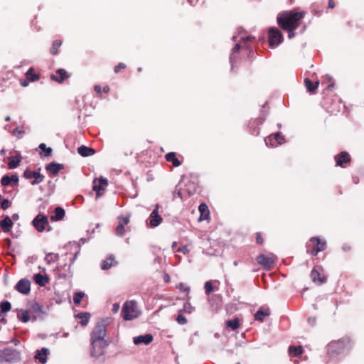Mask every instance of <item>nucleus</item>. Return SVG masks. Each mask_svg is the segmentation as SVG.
Wrapping results in <instances>:
<instances>
[{"label": "nucleus", "instance_id": "f257e3e1", "mask_svg": "<svg viewBox=\"0 0 364 364\" xmlns=\"http://www.w3.org/2000/svg\"><path fill=\"white\" fill-rule=\"evenodd\" d=\"M304 16L305 12H299L295 9L284 11L278 15L277 23L283 30H296Z\"/></svg>", "mask_w": 364, "mask_h": 364}, {"label": "nucleus", "instance_id": "f03ea898", "mask_svg": "<svg viewBox=\"0 0 364 364\" xmlns=\"http://www.w3.org/2000/svg\"><path fill=\"white\" fill-rule=\"evenodd\" d=\"M350 347V339L348 337H344L339 340L331 341L328 345L327 353L330 357H334L336 355L343 353L345 350H349Z\"/></svg>", "mask_w": 364, "mask_h": 364}, {"label": "nucleus", "instance_id": "7ed1b4c3", "mask_svg": "<svg viewBox=\"0 0 364 364\" xmlns=\"http://www.w3.org/2000/svg\"><path fill=\"white\" fill-rule=\"evenodd\" d=\"M122 318L126 320H132L138 316L136 302L134 301H126L121 312Z\"/></svg>", "mask_w": 364, "mask_h": 364}, {"label": "nucleus", "instance_id": "20e7f679", "mask_svg": "<svg viewBox=\"0 0 364 364\" xmlns=\"http://www.w3.org/2000/svg\"><path fill=\"white\" fill-rule=\"evenodd\" d=\"M32 225L39 232H42L44 230L50 231L51 230L47 216L41 213L38 214L34 218L32 221Z\"/></svg>", "mask_w": 364, "mask_h": 364}, {"label": "nucleus", "instance_id": "39448f33", "mask_svg": "<svg viewBox=\"0 0 364 364\" xmlns=\"http://www.w3.org/2000/svg\"><path fill=\"white\" fill-rule=\"evenodd\" d=\"M91 341V355L93 357H99L104 353L105 348L108 346L105 339H90Z\"/></svg>", "mask_w": 364, "mask_h": 364}, {"label": "nucleus", "instance_id": "423d86ee", "mask_svg": "<svg viewBox=\"0 0 364 364\" xmlns=\"http://www.w3.org/2000/svg\"><path fill=\"white\" fill-rule=\"evenodd\" d=\"M312 247L307 250V252L313 256L317 255L319 252L323 251L326 248V242L318 237H313L310 239Z\"/></svg>", "mask_w": 364, "mask_h": 364}, {"label": "nucleus", "instance_id": "0eeeda50", "mask_svg": "<svg viewBox=\"0 0 364 364\" xmlns=\"http://www.w3.org/2000/svg\"><path fill=\"white\" fill-rule=\"evenodd\" d=\"M311 279L316 285L324 284L327 278L323 274V269L321 266H315L310 274Z\"/></svg>", "mask_w": 364, "mask_h": 364}, {"label": "nucleus", "instance_id": "6e6552de", "mask_svg": "<svg viewBox=\"0 0 364 364\" xmlns=\"http://www.w3.org/2000/svg\"><path fill=\"white\" fill-rule=\"evenodd\" d=\"M283 41V35L277 28L269 29V43L271 47L277 46Z\"/></svg>", "mask_w": 364, "mask_h": 364}, {"label": "nucleus", "instance_id": "1a4fd4ad", "mask_svg": "<svg viewBox=\"0 0 364 364\" xmlns=\"http://www.w3.org/2000/svg\"><path fill=\"white\" fill-rule=\"evenodd\" d=\"M107 335L106 324L105 321L98 322L95 326L90 335V339H105Z\"/></svg>", "mask_w": 364, "mask_h": 364}, {"label": "nucleus", "instance_id": "9d476101", "mask_svg": "<svg viewBox=\"0 0 364 364\" xmlns=\"http://www.w3.org/2000/svg\"><path fill=\"white\" fill-rule=\"evenodd\" d=\"M21 358L18 350L11 348H5L1 352V359L9 362H16Z\"/></svg>", "mask_w": 364, "mask_h": 364}, {"label": "nucleus", "instance_id": "9b49d317", "mask_svg": "<svg viewBox=\"0 0 364 364\" xmlns=\"http://www.w3.org/2000/svg\"><path fill=\"white\" fill-rule=\"evenodd\" d=\"M256 261L265 270H271L275 265V259L273 256L261 254L257 257Z\"/></svg>", "mask_w": 364, "mask_h": 364}, {"label": "nucleus", "instance_id": "f8f14e48", "mask_svg": "<svg viewBox=\"0 0 364 364\" xmlns=\"http://www.w3.org/2000/svg\"><path fill=\"white\" fill-rule=\"evenodd\" d=\"M118 225L116 228V234L119 237H122L127 230H129V228H125V226L129 223V216H119L117 218Z\"/></svg>", "mask_w": 364, "mask_h": 364}, {"label": "nucleus", "instance_id": "ddd939ff", "mask_svg": "<svg viewBox=\"0 0 364 364\" xmlns=\"http://www.w3.org/2000/svg\"><path fill=\"white\" fill-rule=\"evenodd\" d=\"M337 166L346 168L351 161V157L347 151H341L334 156Z\"/></svg>", "mask_w": 364, "mask_h": 364}, {"label": "nucleus", "instance_id": "4468645a", "mask_svg": "<svg viewBox=\"0 0 364 364\" xmlns=\"http://www.w3.org/2000/svg\"><path fill=\"white\" fill-rule=\"evenodd\" d=\"M23 177L26 179L34 178V181L31 182L32 185H36L41 183L44 180V176L41 174L38 171H31L29 169H26L23 172Z\"/></svg>", "mask_w": 364, "mask_h": 364}, {"label": "nucleus", "instance_id": "2eb2a0df", "mask_svg": "<svg viewBox=\"0 0 364 364\" xmlns=\"http://www.w3.org/2000/svg\"><path fill=\"white\" fill-rule=\"evenodd\" d=\"M162 218L159 214V205H156L154 210L151 213L149 217V224L151 228L159 226L162 222Z\"/></svg>", "mask_w": 364, "mask_h": 364}, {"label": "nucleus", "instance_id": "dca6fc26", "mask_svg": "<svg viewBox=\"0 0 364 364\" xmlns=\"http://www.w3.org/2000/svg\"><path fill=\"white\" fill-rule=\"evenodd\" d=\"M16 289L23 294H28L31 291V282L27 279H20L16 285Z\"/></svg>", "mask_w": 364, "mask_h": 364}, {"label": "nucleus", "instance_id": "f3484780", "mask_svg": "<svg viewBox=\"0 0 364 364\" xmlns=\"http://www.w3.org/2000/svg\"><path fill=\"white\" fill-rule=\"evenodd\" d=\"M70 77V75L68 72L63 68L58 69L55 71V74H52L50 75L51 80L53 81L58 82V83H62L65 80L68 79Z\"/></svg>", "mask_w": 364, "mask_h": 364}, {"label": "nucleus", "instance_id": "a211bd4d", "mask_svg": "<svg viewBox=\"0 0 364 364\" xmlns=\"http://www.w3.org/2000/svg\"><path fill=\"white\" fill-rule=\"evenodd\" d=\"M108 185V181L106 178L100 177L97 182L94 181L93 190L96 192L97 196L100 197L102 195L101 191L105 190V187Z\"/></svg>", "mask_w": 364, "mask_h": 364}, {"label": "nucleus", "instance_id": "6ab92c4d", "mask_svg": "<svg viewBox=\"0 0 364 364\" xmlns=\"http://www.w3.org/2000/svg\"><path fill=\"white\" fill-rule=\"evenodd\" d=\"M63 169H64V165L56 162H51L46 166V170L52 176H57L58 173Z\"/></svg>", "mask_w": 364, "mask_h": 364}, {"label": "nucleus", "instance_id": "aec40b11", "mask_svg": "<svg viewBox=\"0 0 364 364\" xmlns=\"http://www.w3.org/2000/svg\"><path fill=\"white\" fill-rule=\"evenodd\" d=\"M18 183V177L16 174L9 176L5 175L1 178V186H17Z\"/></svg>", "mask_w": 364, "mask_h": 364}, {"label": "nucleus", "instance_id": "412c9836", "mask_svg": "<svg viewBox=\"0 0 364 364\" xmlns=\"http://www.w3.org/2000/svg\"><path fill=\"white\" fill-rule=\"evenodd\" d=\"M29 312L34 314L33 318L36 320L37 317L45 314L43 306L37 302H33L29 308Z\"/></svg>", "mask_w": 364, "mask_h": 364}, {"label": "nucleus", "instance_id": "4be33fe9", "mask_svg": "<svg viewBox=\"0 0 364 364\" xmlns=\"http://www.w3.org/2000/svg\"><path fill=\"white\" fill-rule=\"evenodd\" d=\"M304 85L309 92L311 94H316L319 85V81L316 80L314 82L309 78H305L304 80Z\"/></svg>", "mask_w": 364, "mask_h": 364}, {"label": "nucleus", "instance_id": "5701e85b", "mask_svg": "<svg viewBox=\"0 0 364 364\" xmlns=\"http://www.w3.org/2000/svg\"><path fill=\"white\" fill-rule=\"evenodd\" d=\"M154 340V337L151 334H145V335H141L137 337L134 338V343L136 345L140 344V343H144L146 345H148L151 343Z\"/></svg>", "mask_w": 364, "mask_h": 364}, {"label": "nucleus", "instance_id": "b1692460", "mask_svg": "<svg viewBox=\"0 0 364 364\" xmlns=\"http://www.w3.org/2000/svg\"><path fill=\"white\" fill-rule=\"evenodd\" d=\"M255 38L251 36H247L245 38H242V41L240 43H237L234 48H232V53H237L240 50V48L247 49L248 46L247 43L252 41Z\"/></svg>", "mask_w": 364, "mask_h": 364}, {"label": "nucleus", "instance_id": "393cba45", "mask_svg": "<svg viewBox=\"0 0 364 364\" xmlns=\"http://www.w3.org/2000/svg\"><path fill=\"white\" fill-rule=\"evenodd\" d=\"M200 212L199 220H207L210 219V211L205 203H201L198 207Z\"/></svg>", "mask_w": 364, "mask_h": 364}, {"label": "nucleus", "instance_id": "a878e982", "mask_svg": "<svg viewBox=\"0 0 364 364\" xmlns=\"http://www.w3.org/2000/svg\"><path fill=\"white\" fill-rule=\"evenodd\" d=\"M34 282L41 287H45L50 281L49 277L41 273L34 274L33 277Z\"/></svg>", "mask_w": 364, "mask_h": 364}, {"label": "nucleus", "instance_id": "bb28decb", "mask_svg": "<svg viewBox=\"0 0 364 364\" xmlns=\"http://www.w3.org/2000/svg\"><path fill=\"white\" fill-rule=\"evenodd\" d=\"M117 262L115 260L114 256L110 255L103 260L101 263V268L103 270H107L112 267L117 265Z\"/></svg>", "mask_w": 364, "mask_h": 364}, {"label": "nucleus", "instance_id": "cd10ccee", "mask_svg": "<svg viewBox=\"0 0 364 364\" xmlns=\"http://www.w3.org/2000/svg\"><path fill=\"white\" fill-rule=\"evenodd\" d=\"M77 152L80 156L87 157L93 155L95 153V150L92 148L82 145L77 148Z\"/></svg>", "mask_w": 364, "mask_h": 364}, {"label": "nucleus", "instance_id": "c85d7f7f", "mask_svg": "<svg viewBox=\"0 0 364 364\" xmlns=\"http://www.w3.org/2000/svg\"><path fill=\"white\" fill-rule=\"evenodd\" d=\"M65 214V212L63 208L57 207L55 208L54 215L50 216V220L52 221L61 220L64 218Z\"/></svg>", "mask_w": 364, "mask_h": 364}, {"label": "nucleus", "instance_id": "c756f323", "mask_svg": "<svg viewBox=\"0 0 364 364\" xmlns=\"http://www.w3.org/2000/svg\"><path fill=\"white\" fill-rule=\"evenodd\" d=\"M304 350L301 346H290L289 347V353L291 356L299 358L301 356Z\"/></svg>", "mask_w": 364, "mask_h": 364}, {"label": "nucleus", "instance_id": "7c9ffc66", "mask_svg": "<svg viewBox=\"0 0 364 364\" xmlns=\"http://www.w3.org/2000/svg\"><path fill=\"white\" fill-rule=\"evenodd\" d=\"M165 159L167 161L171 162L173 166L175 167L179 166L181 163L176 157V154L175 152H169L165 155Z\"/></svg>", "mask_w": 364, "mask_h": 364}, {"label": "nucleus", "instance_id": "2f4dec72", "mask_svg": "<svg viewBox=\"0 0 364 364\" xmlns=\"http://www.w3.org/2000/svg\"><path fill=\"white\" fill-rule=\"evenodd\" d=\"M8 165L9 168H16L21 162V156L20 155L12 156L8 157Z\"/></svg>", "mask_w": 364, "mask_h": 364}, {"label": "nucleus", "instance_id": "473e14b6", "mask_svg": "<svg viewBox=\"0 0 364 364\" xmlns=\"http://www.w3.org/2000/svg\"><path fill=\"white\" fill-rule=\"evenodd\" d=\"M77 318L80 320V323L82 326H85L89 323L90 318L91 317V314L88 312H80L75 315Z\"/></svg>", "mask_w": 364, "mask_h": 364}, {"label": "nucleus", "instance_id": "72a5a7b5", "mask_svg": "<svg viewBox=\"0 0 364 364\" xmlns=\"http://www.w3.org/2000/svg\"><path fill=\"white\" fill-rule=\"evenodd\" d=\"M12 226L13 221L9 216H6L3 220H1V230L4 232H9Z\"/></svg>", "mask_w": 364, "mask_h": 364}, {"label": "nucleus", "instance_id": "f704fd0d", "mask_svg": "<svg viewBox=\"0 0 364 364\" xmlns=\"http://www.w3.org/2000/svg\"><path fill=\"white\" fill-rule=\"evenodd\" d=\"M48 354V350L47 348H42L40 350H37L35 358L38 359L41 363H46L47 361V355Z\"/></svg>", "mask_w": 364, "mask_h": 364}, {"label": "nucleus", "instance_id": "c9c22d12", "mask_svg": "<svg viewBox=\"0 0 364 364\" xmlns=\"http://www.w3.org/2000/svg\"><path fill=\"white\" fill-rule=\"evenodd\" d=\"M270 314L269 309H259L255 314V318L259 321H263L264 318Z\"/></svg>", "mask_w": 364, "mask_h": 364}, {"label": "nucleus", "instance_id": "e433bc0d", "mask_svg": "<svg viewBox=\"0 0 364 364\" xmlns=\"http://www.w3.org/2000/svg\"><path fill=\"white\" fill-rule=\"evenodd\" d=\"M17 318L23 323H27L30 321L29 311L21 309L17 314Z\"/></svg>", "mask_w": 364, "mask_h": 364}, {"label": "nucleus", "instance_id": "4c0bfd02", "mask_svg": "<svg viewBox=\"0 0 364 364\" xmlns=\"http://www.w3.org/2000/svg\"><path fill=\"white\" fill-rule=\"evenodd\" d=\"M226 326L228 328H231L232 331L237 329L240 326V322L239 318H234L232 320H228L226 321Z\"/></svg>", "mask_w": 364, "mask_h": 364}, {"label": "nucleus", "instance_id": "58836bf2", "mask_svg": "<svg viewBox=\"0 0 364 364\" xmlns=\"http://www.w3.org/2000/svg\"><path fill=\"white\" fill-rule=\"evenodd\" d=\"M26 79L31 82L36 81L39 79L38 74L35 73L33 68H30L26 73Z\"/></svg>", "mask_w": 364, "mask_h": 364}, {"label": "nucleus", "instance_id": "ea45409f", "mask_svg": "<svg viewBox=\"0 0 364 364\" xmlns=\"http://www.w3.org/2000/svg\"><path fill=\"white\" fill-rule=\"evenodd\" d=\"M272 139H274L276 141V144H272V146H277L278 144H282L284 141V136L279 132L272 134L269 136V141H272Z\"/></svg>", "mask_w": 364, "mask_h": 364}, {"label": "nucleus", "instance_id": "a19ab883", "mask_svg": "<svg viewBox=\"0 0 364 364\" xmlns=\"http://www.w3.org/2000/svg\"><path fill=\"white\" fill-rule=\"evenodd\" d=\"M62 45V41L60 39L55 40L52 44L51 48H50V53L52 55H55L58 54V48Z\"/></svg>", "mask_w": 364, "mask_h": 364}, {"label": "nucleus", "instance_id": "79ce46f5", "mask_svg": "<svg viewBox=\"0 0 364 364\" xmlns=\"http://www.w3.org/2000/svg\"><path fill=\"white\" fill-rule=\"evenodd\" d=\"M39 148L44 152V156L48 157L51 155L53 149L50 147H46L44 143H41L39 145Z\"/></svg>", "mask_w": 364, "mask_h": 364}, {"label": "nucleus", "instance_id": "37998d69", "mask_svg": "<svg viewBox=\"0 0 364 364\" xmlns=\"http://www.w3.org/2000/svg\"><path fill=\"white\" fill-rule=\"evenodd\" d=\"M176 288L179 291L184 292L186 294V296L188 295L189 291H190V287H188L186 284L181 282V283L178 284V285H176Z\"/></svg>", "mask_w": 364, "mask_h": 364}, {"label": "nucleus", "instance_id": "c03bdc74", "mask_svg": "<svg viewBox=\"0 0 364 364\" xmlns=\"http://www.w3.org/2000/svg\"><path fill=\"white\" fill-rule=\"evenodd\" d=\"M176 320L177 323L180 325H185L187 323L188 321L186 318L184 316H183L182 311H178V315L177 316Z\"/></svg>", "mask_w": 364, "mask_h": 364}, {"label": "nucleus", "instance_id": "a18cd8bd", "mask_svg": "<svg viewBox=\"0 0 364 364\" xmlns=\"http://www.w3.org/2000/svg\"><path fill=\"white\" fill-rule=\"evenodd\" d=\"M85 294L82 291L76 292L73 296V301L75 304H80L82 299L84 297Z\"/></svg>", "mask_w": 364, "mask_h": 364}, {"label": "nucleus", "instance_id": "49530a36", "mask_svg": "<svg viewBox=\"0 0 364 364\" xmlns=\"http://www.w3.org/2000/svg\"><path fill=\"white\" fill-rule=\"evenodd\" d=\"M181 311L182 312L183 311L187 314H191L193 311V307L189 302L187 301L183 304V310Z\"/></svg>", "mask_w": 364, "mask_h": 364}, {"label": "nucleus", "instance_id": "de8ad7c7", "mask_svg": "<svg viewBox=\"0 0 364 364\" xmlns=\"http://www.w3.org/2000/svg\"><path fill=\"white\" fill-rule=\"evenodd\" d=\"M127 67V66L124 63H119L117 65L114 67V72L115 73H119L121 70H125Z\"/></svg>", "mask_w": 364, "mask_h": 364}, {"label": "nucleus", "instance_id": "09e8293b", "mask_svg": "<svg viewBox=\"0 0 364 364\" xmlns=\"http://www.w3.org/2000/svg\"><path fill=\"white\" fill-rule=\"evenodd\" d=\"M11 308L10 302L6 301L1 302V313L9 311Z\"/></svg>", "mask_w": 364, "mask_h": 364}, {"label": "nucleus", "instance_id": "8fccbe9b", "mask_svg": "<svg viewBox=\"0 0 364 364\" xmlns=\"http://www.w3.org/2000/svg\"><path fill=\"white\" fill-rule=\"evenodd\" d=\"M204 287H205V293L207 294H209L210 292H212L213 291V287L210 282H206L205 283Z\"/></svg>", "mask_w": 364, "mask_h": 364}, {"label": "nucleus", "instance_id": "3c124183", "mask_svg": "<svg viewBox=\"0 0 364 364\" xmlns=\"http://www.w3.org/2000/svg\"><path fill=\"white\" fill-rule=\"evenodd\" d=\"M11 205V202L8 199H4L1 200V209L6 210L9 208Z\"/></svg>", "mask_w": 364, "mask_h": 364}, {"label": "nucleus", "instance_id": "603ef678", "mask_svg": "<svg viewBox=\"0 0 364 364\" xmlns=\"http://www.w3.org/2000/svg\"><path fill=\"white\" fill-rule=\"evenodd\" d=\"M263 121L264 119H255L252 120L250 122V127L252 128V126L261 124H262Z\"/></svg>", "mask_w": 364, "mask_h": 364}, {"label": "nucleus", "instance_id": "864d4df0", "mask_svg": "<svg viewBox=\"0 0 364 364\" xmlns=\"http://www.w3.org/2000/svg\"><path fill=\"white\" fill-rule=\"evenodd\" d=\"M256 242L258 245H262L264 243V239L261 232L256 233Z\"/></svg>", "mask_w": 364, "mask_h": 364}, {"label": "nucleus", "instance_id": "5fc2aeb1", "mask_svg": "<svg viewBox=\"0 0 364 364\" xmlns=\"http://www.w3.org/2000/svg\"><path fill=\"white\" fill-rule=\"evenodd\" d=\"M24 133L23 127H17L13 131V134L18 136V135H22Z\"/></svg>", "mask_w": 364, "mask_h": 364}, {"label": "nucleus", "instance_id": "6e6d98bb", "mask_svg": "<svg viewBox=\"0 0 364 364\" xmlns=\"http://www.w3.org/2000/svg\"><path fill=\"white\" fill-rule=\"evenodd\" d=\"M176 251L178 252H182L184 255L188 254L189 252V250L187 247V246H183V247H178Z\"/></svg>", "mask_w": 364, "mask_h": 364}, {"label": "nucleus", "instance_id": "4d7b16f0", "mask_svg": "<svg viewBox=\"0 0 364 364\" xmlns=\"http://www.w3.org/2000/svg\"><path fill=\"white\" fill-rule=\"evenodd\" d=\"M335 6H336V4H335L334 0H328V9H334Z\"/></svg>", "mask_w": 364, "mask_h": 364}, {"label": "nucleus", "instance_id": "13d9d810", "mask_svg": "<svg viewBox=\"0 0 364 364\" xmlns=\"http://www.w3.org/2000/svg\"><path fill=\"white\" fill-rule=\"evenodd\" d=\"M288 32L289 38H292L295 36V30H286Z\"/></svg>", "mask_w": 364, "mask_h": 364}, {"label": "nucleus", "instance_id": "bf43d9fd", "mask_svg": "<svg viewBox=\"0 0 364 364\" xmlns=\"http://www.w3.org/2000/svg\"><path fill=\"white\" fill-rule=\"evenodd\" d=\"M119 309V304L117 303L114 304L113 307H112V311L114 313H117V312H118Z\"/></svg>", "mask_w": 364, "mask_h": 364}, {"label": "nucleus", "instance_id": "052dcab7", "mask_svg": "<svg viewBox=\"0 0 364 364\" xmlns=\"http://www.w3.org/2000/svg\"><path fill=\"white\" fill-rule=\"evenodd\" d=\"M95 91L101 96V87L100 85H95L94 87Z\"/></svg>", "mask_w": 364, "mask_h": 364}, {"label": "nucleus", "instance_id": "680f3d73", "mask_svg": "<svg viewBox=\"0 0 364 364\" xmlns=\"http://www.w3.org/2000/svg\"><path fill=\"white\" fill-rule=\"evenodd\" d=\"M342 249L346 251V252H348V251H350L351 250V247L348 245H344L343 247H342Z\"/></svg>", "mask_w": 364, "mask_h": 364}, {"label": "nucleus", "instance_id": "e2e57ef3", "mask_svg": "<svg viewBox=\"0 0 364 364\" xmlns=\"http://www.w3.org/2000/svg\"><path fill=\"white\" fill-rule=\"evenodd\" d=\"M164 280L166 282H169L171 281V277L168 274H165L164 276Z\"/></svg>", "mask_w": 364, "mask_h": 364}, {"label": "nucleus", "instance_id": "0e129e2a", "mask_svg": "<svg viewBox=\"0 0 364 364\" xmlns=\"http://www.w3.org/2000/svg\"><path fill=\"white\" fill-rule=\"evenodd\" d=\"M28 82L29 80H28L27 79L24 80H21V85L23 87H26L28 85Z\"/></svg>", "mask_w": 364, "mask_h": 364}, {"label": "nucleus", "instance_id": "69168bd1", "mask_svg": "<svg viewBox=\"0 0 364 364\" xmlns=\"http://www.w3.org/2000/svg\"><path fill=\"white\" fill-rule=\"evenodd\" d=\"M12 219H13L14 220H15V221H16V220H18L19 219V215H18V214H17V213H14V214H13V215H12Z\"/></svg>", "mask_w": 364, "mask_h": 364}, {"label": "nucleus", "instance_id": "338daca9", "mask_svg": "<svg viewBox=\"0 0 364 364\" xmlns=\"http://www.w3.org/2000/svg\"><path fill=\"white\" fill-rule=\"evenodd\" d=\"M109 87L108 85H106L103 87V92L105 93L109 92Z\"/></svg>", "mask_w": 364, "mask_h": 364}, {"label": "nucleus", "instance_id": "774afa93", "mask_svg": "<svg viewBox=\"0 0 364 364\" xmlns=\"http://www.w3.org/2000/svg\"><path fill=\"white\" fill-rule=\"evenodd\" d=\"M252 134H254V135H258L259 134V131L257 129H256L255 127L253 129V131L252 132Z\"/></svg>", "mask_w": 364, "mask_h": 364}]
</instances>
